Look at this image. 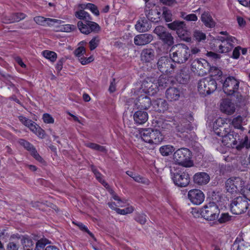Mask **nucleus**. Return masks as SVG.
Here are the masks:
<instances>
[{"label":"nucleus","instance_id":"1","mask_svg":"<svg viewBox=\"0 0 250 250\" xmlns=\"http://www.w3.org/2000/svg\"><path fill=\"white\" fill-rule=\"evenodd\" d=\"M171 179L175 185L183 188L188 186L190 182V177L187 170L176 164L170 166Z\"/></svg>","mask_w":250,"mask_h":250},{"label":"nucleus","instance_id":"2","mask_svg":"<svg viewBox=\"0 0 250 250\" xmlns=\"http://www.w3.org/2000/svg\"><path fill=\"white\" fill-rule=\"evenodd\" d=\"M190 56L189 47L183 43L175 44L170 50V56L176 64L186 62Z\"/></svg>","mask_w":250,"mask_h":250},{"label":"nucleus","instance_id":"3","mask_svg":"<svg viewBox=\"0 0 250 250\" xmlns=\"http://www.w3.org/2000/svg\"><path fill=\"white\" fill-rule=\"evenodd\" d=\"M191 156V152L189 149L182 147L174 152L173 159L176 164L189 167L193 165L192 161L190 160Z\"/></svg>","mask_w":250,"mask_h":250},{"label":"nucleus","instance_id":"4","mask_svg":"<svg viewBox=\"0 0 250 250\" xmlns=\"http://www.w3.org/2000/svg\"><path fill=\"white\" fill-rule=\"evenodd\" d=\"M242 140L238 133L232 130L230 128L222 139V142L226 145H230L233 147H235L237 150H241L246 145V142L248 141V137L246 136L244 142H241L240 140Z\"/></svg>","mask_w":250,"mask_h":250},{"label":"nucleus","instance_id":"5","mask_svg":"<svg viewBox=\"0 0 250 250\" xmlns=\"http://www.w3.org/2000/svg\"><path fill=\"white\" fill-rule=\"evenodd\" d=\"M167 27L176 31L178 37L187 42L191 41L190 31L188 29L186 23L183 21H175L167 24Z\"/></svg>","mask_w":250,"mask_h":250},{"label":"nucleus","instance_id":"6","mask_svg":"<svg viewBox=\"0 0 250 250\" xmlns=\"http://www.w3.org/2000/svg\"><path fill=\"white\" fill-rule=\"evenodd\" d=\"M215 79L207 77L201 79L198 83V90L202 96H206L213 92L217 88Z\"/></svg>","mask_w":250,"mask_h":250},{"label":"nucleus","instance_id":"7","mask_svg":"<svg viewBox=\"0 0 250 250\" xmlns=\"http://www.w3.org/2000/svg\"><path fill=\"white\" fill-rule=\"evenodd\" d=\"M157 66L160 72L167 74L174 73L177 67L176 63L173 61L170 56L161 57L157 62Z\"/></svg>","mask_w":250,"mask_h":250},{"label":"nucleus","instance_id":"8","mask_svg":"<svg viewBox=\"0 0 250 250\" xmlns=\"http://www.w3.org/2000/svg\"><path fill=\"white\" fill-rule=\"evenodd\" d=\"M239 81L233 76L226 78L223 83V89L225 94L229 96H235L238 93Z\"/></svg>","mask_w":250,"mask_h":250},{"label":"nucleus","instance_id":"9","mask_svg":"<svg viewBox=\"0 0 250 250\" xmlns=\"http://www.w3.org/2000/svg\"><path fill=\"white\" fill-rule=\"evenodd\" d=\"M248 206L246 196H239L232 201L230 204V210L233 214L239 215L245 211Z\"/></svg>","mask_w":250,"mask_h":250},{"label":"nucleus","instance_id":"10","mask_svg":"<svg viewBox=\"0 0 250 250\" xmlns=\"http://www.w3.org/2000/svg\"><path fill=\"white\" fill-rule=\"evenodd\" d=\"M77 27L80 32L84 34L88 35L90 33H99L101 31L99 25L91 20L82 21H80L77 23Z\"/></svg>","mask_w":250,"mask_h":250},{"label":"nucleus","instance_id":"11","mask_svg":"<svg viewBox=\"0 0 250 250\" xmlns=\"http://www.w3.org/2000/svg\"><path fill=\"white\" fill-rule=\"evenodd\" d=\"M244 185V182L239 177H234L227 179L225 182V189L231 194L237 193Z\"/></svg>","mask_w":250,"mask_h":250},{"label":"nucleus","instance_id":"12","mask_svg":"<svg viewBox=\"0 0 250 250\" xmlns=\"http://www.w3.org/2000/svg\"><path fill=\"white\" fill-rule=\"evenodd\" d=\"M191 70L199 75L207 74L210 69V65L205 59H195L191 64Z\"/></svg>","mask_w":250,"mask_h":250},{"label":"nucleus","instance_id":"13","mask_svg":"<svg viewBox=\"0 0 250 250\" xmlns=\"http://www.w3.org/2000/svg\"><path fill=\"white\" fill-rule=\"evenodd\" d=\"M237 42L234 37L229 36L227 40L219 44L217 51L219 53H227L232 49Z\"/></svg>","mask_w":250,"mask_h":250},{"label":"nucleus","instance_id":"14","mask_svg":"<svg viewBox=\"0 0 250 250\" xmlns=\"http://www.w3.org/2000/svg\"><path fill=\"white\" fill-rule=\"evenodd\" d=\"M160 131L170 130L174 127H178L177 130L180 131L179 126H177L176 122L172 120L171 121L160 119L156 122V127ZM181 132L185 131V129H182Z\"/></svg>","mask_w":250,"mask_h":250},{"label":"nucleus","instance_id":"15","mask_svg":"<svg viewBox=\"0 0 250 250\" xmlns=\"http://www.w3.org/2000/svg\"><path fill=\"white\" fill-rule=\"evenodd\" d=\"M188 198L193 204L199 205L201 204L205 199L204 193L199 189H193L190 190L188 194Z\"/></svg>","mask_w":250,"mask_h":250},{"label":"nucleus","instance_id":"16","mask_svg":"<svg viewBox=\"0 0 250 250\" xmlns=\"http://www.w3.org/2000/svg\"><path fill=\"white\" fill-rule=\"evenodd\" d=\"M25 17L26 15L23 13H14L2 15L1 20L3 23L8 24L19 22Z\"/></svg>","mask_w":250,"mask_h":250},{"label":"nucleus","instance_id":"17","mask_svg":"<svg viewBox=\"0 0 250 250\" xmlns=\"http://www.w3.org/2000/svg\"><path fill=\"white\" fill-rule=\"evenodd\" d=\"M19 143L24 147L25 149L31 152V155L39 162H42V158L37 151L36 148L29 142L23 139H20Z\"/></svg>","mask_w":250,"mask_h":250},{"label":"nucleus","instance_id":"18","mask_svg":"<svg viewBox=\"0 0 250 250\" xmlns=\"http://www.w3.org/2000/svg\"><path fill=\"white\" fill-rule=\"evenodd\" d=\"M135 103L137 108L142 110L148 109L152 105V102L149 97L142 95L138 97Z\"/></svg>","mask_w":250,"mask_h":250},{"label":"nucleus","instance_id":"19","mask_svg":"<svg viewBox=\"0 0 250 250\" xmlns=\"http://www.w3.org/2000/svg\"><path fill=\"white\" fill-rule=\"evenodd\" d=\"M85 49L83 46H80L76 49L74 52V55L79 58V60L83 65L87 64L93 60V56H90L88 58H85L83 55L85 53Z\"/></svg>","mask_w":250,"mask_h":250},{"label":"nucleus","instance_id":"20","mask_svg":"<svg viewBox=\"0 0 250 250\" xmlns=\"http://www.w3.org/2000/svg\"><path fill=\"white\" fill-rule=\"evenodd\" d=\"M166 98L169 102H174L179 100L181 95V91L179 88L170 87L165 92Z\"/></svg>","mask_w":250,"mask_h":250},{"label":"nucleus","instance_id":"21","mask_svg":"<svg viewBox=\"0 0 250 250\" xmlns=\"http://www.w3.org/2000/svg\"><path fill=\"white\" fill-rule=\"evenodd\" d=\"M146 18L152 22H158L160 21L161 12L156 8H146L145 11Z\"/></svg>","mask_w":250,"mask_h":250},{"label":"nucleus","instance_id":"22","mask_svg":"<svg viewBox=\"0 0 250 250\" xmlns=\"http://www.w3.org/2000/svg\"><path fill=\"white\" fill-rule=\"evenodd\" d=\"M151 21L146 17L141 18L135 24L136 29L139 32H145L151 28Z\"/></svg>","mask_w":250,"mask_h":250},{"label":"nucleus","instance_id":"23","mask_svg":"<svg viewBox=\"0 0 250 250\" xmlns=\"http://www.w3.org/2000/svg\"><path fill=\"white\" fill-rule=\"evenodd\" d=\"M34 21L39 25L42 26H51L55 23L61 24L63 21L57 19L45 18L42 16H36L34 18Z\"/></svg>","mask_w":250,"mask_h":250},{"label":"nucleus","instance_id":"24","mask_svg":"<svg viewBox=\"0 0 250 250\" xmlns=\"http://www.w3.org/2000/svg\"><path fill=\"white\" fill-rule=\"evenodd\" d=\"M153 40V36L150 34H143L137 35L134 39L136 45H144L150 43Z\"/></svg>","mask_w":250,"mask_h":250},{"label":"nucleus","instance_id":"25","mask_svg":"<svg viewBox=\"0 0 250 250\" xmlns=\"http://www.w3.org/2000/svg\"><path fill=\"white\" fill-rule=\"evenodd\" d=\"M220 109L223 112L231 115L235 112V107L234 104L230 100L224 99L221 103Z\"/></svg>","mask_w":250,"mask_h":250},{"label":"nucleus","instance_id":"26","mask_svg":"<svg viewBox=\"0 0 250 250\" xmlns=\"http://www.w3.org/2000/svg\"><path fill=\"white\" fill-rule=\"evenodd\" d=\"M155 57V51L153 49H144L141 53V60L143 63L151 62Z\"/></svg>","mask_w":250,"mask_h":250},{"label":"nucleus","instance_id":"27","mask_svg":"<svg viewBox=\"0 0 250 250\" xmlns=\"http://www.w3.org/2000/svg\"><path fill=\"white\" fill-rule=\"evenodd\" d=\"M148 118L147 113L141 110L136 111L133 115L135 124L137 125L145 124L147 121Z\"/></svg>","mask_w":250,"mask_h":250},{"label":"nucleus","instance_id":"28","mask_svg":"<svg viewBox=\"0 0 250 250\" xmlns=\"http://www.w3.org/2000/svg\"><path fill=\"white\" fill-rule=\"evenodd\" d=\"M210 180L209 175L206 172H198L193 176L194 182L199 185H204L208 184Z\"/></svg>","mask_w":250,"mask_h":250},{"label":"nucleus","instance_id":"29","mask_svg":"<svg viewBox=\"0 0 250 250\" xmlns=\"http://www.w3.org/2000/svg\"><path fill=\"white\" fill-rule=\"evenodd\" d=\"M152 105L154 109L160 112H164L168 108L167 102L164 99L159 98L152 101Z\"/></svg>","mask_w":250,"mask_h":250},{"label":"nucleus","instance_id":"30","mask_svg":"<svg viewBox=\"0 0 250 250\" xmlns=\"http://www.w3.org/2000/svg\"><path fill=\"white\" fill-rule=\"evenodd\" d=\"M205 213L207 214L206 217L204 219H208L209 217L218 218L220 210L217 205H209V206H206L205 209Z\"/></svg>","mask_w":250,"mask_h":250},{"label":"nucleus","instance_id":"31","mask_svg":"<svg viewBox=\"0 0 250 250\" xmlns=\"http://www.w3.org/2000/svg\"><path fill=\"white\" fill-rule=\"evenodd\" d=\"M201 20L204 25L208 28H212L215 26L216 22L208 12L205 11L202 13Z\"/></svg>","mask_w":250,"mask_h":250},{"label":"nucleus","instance_id":"32","mask_svg":"<svg viewBox=\"0 0 250 250\" xmlns=\"http://www.w3.org/2000/svg\"><path fill=\"white\" fill-rule=\"evenodd\" d=\"M208 198L209 199V203L208 205H220V203L221 202L222 195L221 192L219 191H212L209 193L208 195Z\"/></svg>","mask_w":250,"mask_h":250},{"label":"nucleus","instance_id":"33","mask_svg":"<svg viewBox=\"0 0 250 250\" xmlns=\"http://www.w3.org/2000/svg\"><path fill=\"white\" fill-rule=\"evenodd\" d=\"M150 136L151 138H150L149 144H158L163 140V137L161 132L158 128L155 129H152Z\"/></svg>","mask_w":250,"mask_h":250},{"label":"nucleus","instance_id":"34","mask_svg":"<svg viewBox=\"0 0 250 250\" xmlns=\"http://www.w3.org/2000/svg\"><path fill=\"white\" fill-rule=\"evenodd\" d=\"M217 122L215 123V124H214L213 125V131L214 132L215 134H216L217 136L222 137V139H223V138H224V136L226 134V133H227L228 130L230 128L229 126V127H226V125H227V124H224V125L223 126H219V127H218L217 125Z\"/></svg>","mask_w":250,"mask_h":250},{"label":"nucleus","instance_id":"35","mask_svg":"<svg viewBox=\"0 0 250 250\" xmlns=\"http://www.w3.org/2000/svg\"><path fill=\"white\" fill-rule=\"evenodd\" d=\"M74 15L76 18L81 20L82 21L92 20L90 15L84 10H79L75 12Z\"/></svg>","mask_w":250,"mask_h":250},{"label":"nucleus","instance_id":"36","mask_svg":"<svg viewBox=\"0 0 250 250\" xmlns=\"http://www.w3.org/2000/svg\"><path fill=\"white\" fill-rule=\"evenodd\" d=\"M159 39L165 43L169 46L172 45L174 43V39L173 37L170 33L167 31L159 37Z\"/></svg>","mask_w":250,"mask_h":250},{"label":"nucleus","instance_id":"37","mask_svg":"<svg viewBox=\"0 0 250 250\" xmlns=\"http://www.w3.org/2000/svg\"><path fill=\"white\" fill-rule=\"evenodd\" d=\"M243 120V117L239 115L233 119L231 124L235 129H240V131H243L244 130V128L242 125Z\"/></svg>","mask_w":250,"mask_h":250},{"label":"nucleus","instance_id":"38","mask_svg":"<svg viewBox=\"0 0 250 250\" xmlns=\"http://www.w3.org/2000/svg\"><path fill=\"white\" fill-rule=\"evenodd\" d=\"M175 148L171 145H165L160 147L159 151L162 155L167 156L172 154Z\"/></svg>","mask_w":250,"mask_h":250},{"label":"nucleus","instance_id":"39","mask_svg":"<svg viewBox=\"0 0 250 250\" xmlns=\"http://www.w3.org/2000/svg\"><path fill=\"white\" fill-rule=\"evenodd\" d=\"M21 242L23 247V250H32L33 242L28 237L23 236L21 240Z\"/></svg>","mask_w":250,"mask_h":250},{"label":"nucleus","instance_id":"40","mask_svg":"<svg viewBox=\"0 0 250 250\" xmlns=\"http://www.w3.org/2000/svg\"><path fill=\"white\" fill-rule=\"evenodd\" d=\"M152 132V128H145L143 129L140 131V135L142 139L145 142L149 143L150 138H151L150 134Z\"/></svg>","mask_w":250,"mask_h":250},{"label":"nucleus","instance_id":"41","mask_svg":"<svg viewBox=\"0 0 250 250\" xmlns=\"http://www.w3.org/2000/svg\"><path fill=\"white\" fill-rule=\"evenodd\" d=\"M180 17L188 21H196L198 20L197 16L194 14H188L186 12H180Z\"/></svg>","mask_w":250,"mask_h":250},{"label":"nucleus","instance_id":"42","mask_svg":"<svg viewBox=\"0 0 250 250\" xmlns=\"http://www.w3.org/2000/svg\"><path fill=\"white\" fill-rule=\"evenodd\" d=\"M85 146L95 150L104 153L106 152V149L105 146H100L95 143H88L85 144Z\"/></svg>","mask_w":250,"mask_h":250},{"label":"nucleus","instance_id":"43","mask_svg":"<svg viewBox=\"0 0 250 250\" xmlns=\"http://www.w3.org/2000/svg\"><path fill=\"white\" fill-rule=\"evenodd\" d=\"M43 56L52 62H54L57 58V54L53 51L44 50L42 52Z\"/></svg>","mask_w":250,"mask_h":250},{"label":"nucleus","instance_id":"44","mask_svg":"<svg viewBox=\"0 0 250 250\" xmlns=\"http://www.w3.org/2000/svg\"><path fill=\"white\" fill-rule=\"evenodd\" d=\"M158 86L160 89H163L167 87L168 84V79L164 76H160L158 80Z\"/></svg>","mask_w":250,"mask_h":250},{"label":"nucleus","instance_id":"45","mask_svg":"<svg viewBox=\"0 0 250 250\" xmlns=\"http://www.w3.org/2000/svg\"><path fill=\"white\" fill-rule=\"evenodd\" d=\"M208 73H210L211 77H216V78L221 77L222 76V72L220 69H219L218 67L215 66H211L210 69Z\"/></svg>","mask_w":250,"mask_h":250},{"label":"nucleus","instance_id":"46","mask_svg":"<svg viewBox=\"0 0 250 250\" xmlns=\"http://www.w3.org/2000/svg\"><path fill=\"white\" fill-rule=\"evenodd\" d=\"M48 243L49 241L46 239H42L36 243L34 250H44L45 246Z\"/></svg>","mask_w":250,"mask_h":250},{"label":"nucleus","instance_id":"47","mask_svg":"<svg viewBox=\"0 0 250 250\" xmlns=\"http://www.w3.org/2000/svg\"><path fill=\"white\" fill-rule=\"evenodd\" d=\"M99 43V37L98 36L93 37L89 42L90 50L92 51L94 50L98 46Z\"/></svg>","mask_w":250,"mask_h":250},{"label":"nucleus","instance_id":"48","mask_svg":"<svg viewBox=\"0 0 250 250\" xmlns=\"http://www.w3.org/2000/svg\"><path fill=\"white\" fill-rule=\"evenodd\" d=\"M193 36L195 39L198 42L205 40L206 38V36L205 33L201 31L197 30L194 31Z\"/></svg>","mask_w":250,"mask_h":250},{"label":"nucleus","instance_id":"49","mask_svg":"<svg viewBox=\"0 0 250 250\" xmlns=\"http://www.w3.org/2000/svg\"><path fill=\"white\" fill-rule=\"evenodd\" d=\"M133 180L138 183L149 184V180L141 176L140 175L135 174L133 177Z\"/></svg>","mask_w":250,"mask_h":250},{"label":"nucleus","instance_id":"50","mask_svg":"<svg viewBox=\"0 0 250 250\" xmlns=\"http://www.w3.org/2000/svg\"><path fill=\"white\" fill-rule=\"evenodd\" d=\"M42 119L43 122L46 124H53L54 122L53 118L48 113H44L42 116Z\"/></svg>","mask_w":250,"mask_h":250},{"label":"nucleus","instance_id":"51","mask_svg":"<svg viewBox=\"0 0 250 250\" xmlns=\"http://www.w3.org/2000/svg\"><path fill=\"white\" fill-rule=\"evenodd\" d=\"M207 55L208 57L210 58L213 61L219 60L221 57V55L219 54L212 51L208 52Z\"/></svg>","mask_w":250,"mask_h":250},{"label":"nucleus","instance_id":"52","mask_svg":"<svg viewBox=\"0 0 250 250\" xmlns=\"http://www.w3.org/2000/svg\"><path fill=\"white\" fill-rule=\"evenodd\" d=\"M88 9H89L96 16L99 15V10L95 4L91 3H88Z\"/></svg>","mask_w":250,"mask_h":250},{"label":"nucleus","instance_id":"53","mask_svg":"<svg viewBox=\"0 0 250 250\" xmlns=\"http://www.w3.org/2000/svg\"><path fill=\"white\" fill-rule=\"evenodd\" d=\"M162 16L167 22L172 21V15L169 11L164 10Z\"/></svg>","mask_w":250,"mask_h":250},{"label":"nucleus","instance_id":"54","mask_svg":"<svg viewBox=\"0 0 250 250\" xmlns=\"http://www.w3.org/2000/svg\"><path fill=\"white\" fill-rule=\"evenodd\" d=\"M166 31V29L162 26H158L154 30V33L157 34L159 37Z\"/></svg>","mask_w":250,"mask_h":250},{"label":"nucleus","instance_id":"55","mask_svg":"<svg viewBox=\"0 0 250 250\" xmlns=\"http://www.w3.org/2000/svg\"><path fill=\"white\" fill-rule=\"evenodd\" d=\"M77 27L73 24H66L63 27V31L66 32H69L76 30Z\"/></svg>","mask_w":250,"mask_h":250},{"label":"nucleus","instance_id":"56","mask_svg":"<svg viewBox=\"0 0 250 250\" xmlns=\"http://www.w3.org/2000/svg\"><path fill=\"white\" fill-rule=\"evenodd\" d=\"M73 223L76 224L74 221H73ZM77 225L81 229L86 231L91 237L94 238V235L85 226L80 223L77 224Z\"/></svg>","mask_w":250,"mask_h":250},{"label":"nucleus","instance_id":"57","mask_svg":"<svg viewBox=\"0 0 250 250\" xmlns=\"http://www.w3.org/2000/svg\"><path fill=\"white\" fill-rule=\"evenodd\" d=\"M30 130L35 134L37 133L38 127L39 125H37L35 122L32 121V122L30 123L27 126Z\"/></svg>","mask_w":250,"mask_h":250},{"label":"nucleus","instance_id":"58","mask_svg":"<svg viewBox=\"0 0 250 250\" xmlns=\"http://www.w3.org/2000/svg\"><path fill=\"white\" fill-rule=\"evenodd\" d=\"M241 49V47L238 46L236 47L233 51L231 58L234 59H237L240 56V50Z\"/></svg>","mask_w":250,"mask_h":250},{"label":"nucleus","instance_id":"59","mask_svg":"<svg viewBox=\"0 0 250 250\" xmlns=\"http://www.w3.org/2000/svg\"><path fill=\"white\" fill-rule=\"evenodd\" d=\"M65 61V59L63 58H61L58 61L56 65V69L58 72H60L62 69L63 64Z\"/></svg>","mask_w":250,"mask_h":250},{"label":"nucleus","instance_id":"60","mask_svg":"<svg viewBox=\"0 0 250 250\" xmlns=\"http://www.w3.org/2000/svg\"><path fill=\"white\" fill-rule=\"evenodd\" d=\"M19 119L26 126H28L30 123L32 122L31 120L22 115L19 116Z\"/></svg>","mask_w":250,"mask_h":250},{"label":"nucleus","instance_id":"61","mask_svg":"<svg viewBox=\"0 0 250 250\" xmlns=\"http://www.w3.org/2000/svg\"><path fill=\"white\" fill-rule=\"evenodd\" d=\"M97 180L100 182L104 186L106 187L108 185L104 180L103 179V175L100 172H97L95 175Z\"/></svg>","mask_w":250,"mask_h":250},{"label":"nucleus","instance_id":"62","mask_svg":"<svg viewBox=\"0 0 250 250\" xmlns=\"http://www.w3.org/2000/svg\"><path fill=\"white\" fill-rule=\"evenodd\" d=\"M142 88H144V90L148 91L152 86L151 83H148L147 81H144L142 83Z\"/></svg>","mask_w":250,"mask_h":250},{"label":"nucleus","instance_id":"63","mask_svg":"<svg viewBox=\"0 0 250 250\" xmlns=\"http://www.w3.org/2000/svg\"><path fill=\"white\" fill-rule=\"evenodd\" d=\"M208 223L211 226L216 225L220 224H222L225 222L226 220H207Z\"/></svg>","mask_w":250,"mask_h":250},{"label":"nucleus","instance_id":"64","mask_svg":"<svg viewBox=\"0 0 250 250\" xmlns=\"http://www.w3.org/2000/svg\"><path fill=\"white\" fill-rule=\"evenodd\" d=\"M229 36H218L215 39V43L216 44H219L221 43H223V42H225L229 38Z\"/></svg>","mask_w":250,"mask_h":250}]
</instances>
